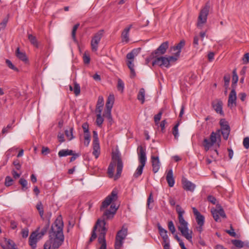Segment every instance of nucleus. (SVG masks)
Segmentation results:
<instances>
[{
	"label": "nucleus",
	"mask_w": 249,
	"mask_h": 249,
	"mask_svg": "<svg viewBox=\"0 0 249 249\" xmlns=\"http://www.w3.org/2000/svg\"><path fill=\"white\" fill-rule=\"evenodd\" d=\"M63 226L62 217L59 215L52 225L49 231V240L44 245L43 249H58L61 246L64 240Z\"/></svg>",
	"instance_id": "1"
},
{
	"label": "nucleus",
	"mask_w": 249,
	"mask_h": 249,
	"mask_svg": "<svg viewBox=\"0 0 249 249\" xmlns=\"http://www.w3.org/2000/svg\"><path fill=\"white\" fill-rule=\"evenodd\" d=\"M118 198V192L116 190H113L111 194L106 197L105 200L102 202L100 210L102 211L103 209L107 208L110 204L111 206L109 209L106 210L103 213V219L101 220V221H104L105 219H109L113 217L118 207H116V205L114 204V202L117 200Z\"/></svg>",
	"instance_id": "2"
},
{
	"label": "nucleus",
	"mask_w": 249,
	"mask_h": 249,
	"mask_svg": "<svg viewBox=\"0 0 249 249\" xmlns=\"http://www.w3.org/2000/svg\"><path fill=\"white\" fill-rule=\"evenodd\" d=\"M106 224V223L104 221H101L99 219L97 220L93 228L91 235L89 241V243H90L97 238L96 231L98 229V231L100 233L98 241L99 244H101L99 249H107L105 236L106 235L107 229L105 227Z\"/></svg>",
	"instance_id": "3"
},
{
	"label": "nucleus",
	"mask_w": 249,
	"mask_h": 249,
	"mask_svg": "<svg viewBox=\"0 0 249 249\" xmlns=\"http://www.w3.org/2000/svg\"><path fill=\"white\" fill-rule=\"evenodd\" d=\"M230 132V129H226L222 130L218 129L215 132H212L210 136V139L205 138L202 142V145L205 150L208 151L217 141H218V147H219L221 142L220 133H221L224 139L227 140L228 139Z\"/></svg>",
	"instance_id": "4"
},
{
	"label": "nucleus",
	"mask_w": 249,
	"mask_h": 249,
	"mask_svg": "<svg viewBox=\"0 0 249 249\" xmlns=\"http://www.w3.org/2000/svg\"><path fill=\"white\" fill-rule=\"evenodd\" d=\"M176 211L178 214V219L179 224V225L178 226V229L181 233L182 236L189 241H191L192 239V231H191L189 232L188 228V222L185 220L183 217L185 211L179 205L176 206Z\"/></svg>",
	"instance_id": "5"
},
{
	"label": "nucleus",
	"mask_w": 249,
	"mask_h": 249,
	"mask_svg": "<svg viewBox=\"0 0 249 249\" xmlns=\"http://www.w3.org/2000/svg\"><path fill=\"white\" fill-rule=\"evenodd\" d=\"M116 165H117V173L115 179H117L121 176L123 168V163L119 154L113 153L112 160L107 169V173L110 178H112L114 175V170Z\"/></svg>",
	"instance_id": "6"
},
{
	"label": "nucleus",
	"mask_w": 249,
	"mask_h": 249,
	"mask_svg": "<svg viewBox=\"0 0 249 249\" xmlns=\"http://www.w3.org/2000/svg\"><path fill=\"white\" fill-rule=\"evenodd\" d=\"M138 160L140 164L137 167L133 177L138 178L142 173L143 169L145 165L147 158L146 156L145 149L142 145L139 146L137 149Z\"/></svg>",
	"instance_id": "7"
},
{
	"label": "nucleus",
	"mask_w": 249,
	"mask_h": 249,
	"mask_svg": "<svg viewBox=\"0 0 249 249\" xmlns=\"http://www.w3.org/2000/svg\"><path fill=\"white\" fill-rule=\"evenodd\" d=\"M210 8V4L209 2H207L200 10L197 19V26L198 27H202L203 25L207 22Z\"/></svg>",
	"instance_id": "8"
},
{
	"label": "nucleus",
	"mask_w": 249,
	"mask_h": 249,
	"mask_svg": "<svg viewBox=\"0 0 249 249\" xmlns=\"http://www.w3.org/2000/svg\"><path fill=\"white\" fill-rule=\"evenodd\" d=\"M127 234V229L123 226L122 229L119 231L116 234L115 242V249H120L123 244V240L125 238Z\"/></svg>",
	"instance_id": "9"
},
{
	"label": "nucleus",
	"mask_w": 249,
	"mask_h": 249,
	"mask_svg": "<svg viewBox=\"0 0 249 249\" xmlns=\"http://www.w3.org/2000/svg\"><path fill=\"white\" fill-rule=\"evenodd\" d=\"M168 47L169 42L168 41L163 42L156 50L151 53L152 57H157L164 54Z\"/></svg>",
	"instance_id": "10"
},
{
	"label": "nucleus",
	"mask_w": 249,
	"mask_h": 249,
	"mask_svg": "<svg viewBox=\"0 0 249 249\" xmlns=\"http://www.w3.org/2000/svg\"><path fill=\"white\" fill-rule=\"evenodd\" d=\"M102 31H100L96 33L91 40V48L93 52H96L98 50V44L102 37Z\"/></svg>",
	"instance_id": "11"
},
{
	"label": "nucleus",
	"mask_w": 249,
	"mask_h": 249,
	"mask_svg": "<svg viewBox=\"0 0 249 249\" xmlns=\"http://www.w3.org/2000/svg\"><path fill=\"white\" fill-rule=\"evenodd\" d=\"M152 65H158L160 67L164 66L166 68L170 67V63L167 57L164 56H158L155 57V60L152 62Z\"/></svg>",
	"instance_id": "12"
},
{
	"label": "nucleus",
	"mask_w": 249,
	"mask_h": 249,
	"mask_svg": "<svg viewBox=\"0 0 249 249\" xmlns=\"http://www.w3.org/2000/svg\"><path fill=\"white\" fill-rule=\"evenodd\" d=\"M211 213L213 216L216 222H220L221 220L219 218V215L223 218H226V215L222 208L219 206V209H212Z\"/></svg>",
	"instance_id": "13"
},
{
	"label": "nucleus",
	"mask_w": 249,
	"mask_h": 249,
	"mask_svg": "<svg viewBox=\"0 0 249 249\" xmlns=\"http://www.w3.org/2000/svg\"><path fill=\"white\" fill-rule=\"evenodd\" d=\"M237 96L235 89H232L230 93L228 101V106L230 108H232L236 106Z\"/></svg>",
	"instance_id": "14"
},
{
	"label": "nucleus",
	"mask_w": 249,
	"mask_h": 249,
	"mask_svg": "<svg viewBox=\"0 0 249 249\" xmlns=\"http://www.w3.org/2000/svg\"><path fill=\"white\" fill-rule=\"evenodd\" d=\"M132 27V25L130 24L125 27L121 34V40L123 43H127L129 41V33L130 29Z\"/></svg>",
	"instance_id": "15"
},
{
	"label": "nucleus",
	"mask_w": 249,
	"mask_h": 249,
	"mask_svg": "<svg viewBox=\"0 0 249 249\" xmlns=\"http://www.w3.org/2000/svg\"><path fill=\"white\" fill-rule=\"evenodd\" d=\"M0 245L3 249H18L14 242L9 239L5 238Z\"/></svg>",
	"instance_id": "16"
},
{
	"label": "nucleus",
	"mask_w": 249,
	"mask_h": 249,
	"mask_svg": "<svg viewBox=\"0 0 249 249\" xmlns=\"http://www.w3.org/2000/svg\"><path fill=\"white\" fill-rule=\"evenodd\" d=\"M212 107L217 113L220 114L222 116H224V112L222 110L223 102L221 100H217L213 102Z\"/></svg>",
	"instance_id": "17"
},
{
	"label": "nucleus",
	"mask_w": 249,
	"mask_h": 249,
	"mask_svg": "<svg viewBox=\"0 0 249 249\" xmlns=\"http://www.w3.org/2000/svg\"><path fill=\"white\" fill-rule=\"evenodd\" d=\"M152 171L154 173L158 172L160 168V162L158 156H152L151 157Z\"/></svg>",
	"instance_id": "18"
},
{
	"label": "nucleus",
	"mask_w": 249,
	"mask_h": 249,
	"mask_svg": "<svg viewBox=\"0 0 249 249\" xmlns=\"http://www.w3.org/2000/svg\"><path fill=\"white\" fill-rule=\"evenodd\" d=\"M192 209L194 214L196 217V220L197 225H204L205 219L204 216L201 214L195 207H193Z\"/></svg>",
	"instance_id": "19"
},
{
	"label": "nucleus",
	"mask_w": 249,
	"mask_h": 249,
	"mask_svg": "<svg viewBox=\"0 0 249 249\" xmlns=\"http://www.w3.org/2000/svg\"><path fill=\"white\" fill-rule=\"evenodd\" d=\"M38 234L36 232H33L29 238V243L32 249H35L36 247L37 239H39Z\"/></svg>",
	"instance_id": "20"
},
{
	"label": "nucleus",
	"mask_w": 249,
	"mask_h": 249,
	"mask_svg": "<svg viewBox=\"0 0 249 249\" xmlns=\"http://www.w3.org/2000/svg\"><path fill=\"white\" fill-rule=\"evenodd\" d=\"M157 228L159 230V234L163 240V242H166L170 240L167 235V231L163 228L160 223L157 224Z\"/></svg>",
	"instance_id": "21"
},
{
	"label": "nucleus",
	"mask_w": 249,
	"mask_h": 249,
	"mask_svg": "<svg viewBox=\"0 0 249 249\" xmlns=\"http://www.w3.org/2000/svg\"><path fill=\"white\" fill-rule=\"evenodd\" d=\"M183 187L186 191H194L196 187L195 184L186 179L182 180Z\"/></svg>",
	"instance_id": "22"
},
{
	"label": "nucleus",
	"mask_w": 249,
	"mask_h": 249,
	"mask_svg": "<svg viewBox=\"0 0 249 249\" xmlns=\"http://www.w3.org/2000/svg\"><path fill=\"white\" fill-rule=\"evenodd\" d=\"M166 179L169 187H172L175 184V179L173 177V173L172 169L169 170L167 173Z\"/></svg>",
	"instance_id": "23"
},
{
	"label": "nucleus",
	"mask_w": 249,
	"mask_h": 249,
	"mask_svg": "<svg viewBox=\"0 0 249 249\" xmlns=\"http://www.w3.org/2000/svg\"><path fill=\"white\" fill-rule=\"evenodd\" d=\"M114 102V96L113 94H109L108 96L106 104V109L111 110Z\"/></svg>",
	"instance_id": "24"
},
{
	"label": "nucleus",
	"mask_w": 249,
	"mask_h": 249,
	"mask_svg": "<svg viewBox=\"0 0 249 249\" xmlns=\"http://www.w3.org/2000/svg\"><path fill=\"white\" fill-rule=\"evenodd\" d=\"M16 55L18 59H19L23 62H26L28 61V58L26 56L25 53L24 52H20L19 47L17 48L16 51Z\"/></svg>",
	"instance_id": "25"
},
{
	"label": "nucleus",
	"mask_w": 249,
	"mask_h": 249,
	"mask_svg": "<svg viewBox=\"0 0 249 249\" xmlns=\"http://www.w3.org/2000/svg\"><path fill=\"white\" fill-rule=\"evenodd\" d=\"M104 104V100L103 97L102 96H99L96 104V112H102Z\"/></svg>",
	"instance_id": "26"
},
{
	"label": "nucleus",
	"mask_w": 249,
	"mask_h": 249,
	"mask_svg": "<svg viewBox=\"0 0 249 249\" xmlns=\"http://www.w3.org/2000/svg\"><path fill=\"white\" fill-rule=\"evenodd\" d=\"M185 43V41L183 40H182L177 45L172 47V49L173 51H176V50L178 51V52L176 53L177 55H180V53L181 52V50L184 46Z\"/></svg>",
	"instance_id": "27"
},
{
	"label": "nucleus",
	"mask_w": 249,
	"mask_h": 249,
	"mask_svg": "<svg viewBox=\"0 0 249 249\" xmlns=\"http://www.w3.org/2000/svg\"><path fill=\"white\" fill-rule=\"evenodd\" d=\"M141 48H138L137 49L133 50L130 53H128L126 55V58L128 60L134 61L135 56L137 55V54L140 52Z\"/></svg>",
	"instance_id": "28"
},
{
	"label": "nucleus",
	"mask_w": 249,
	"mask_h": 249,
	"mask_svg": "<svg viewBox=\"0 0 249 249\" xmlns=\"http://www.w3.org/2000/svg\"><path fill=\"white\" fill-rule=\"evenodd\" d=\"M73 155V151L72 150L62 149L58 152V155L59 157H66L67 156H70Z\"/></svg>",
	"instance_id": "29"
},
{
	"label": "nucleus",
	"mask_w": 249,
	"mask_h": 249,
	"mask_svg": "<svg viewBox=\"0 0 249 249\" xmlns=\"http://www.w3.org/2000/svg\"><path fill=\"white\" fill-rule=\"evenodd\" d=\"M238 80V76L236 73V70L235 69L233 70L232 71V84L231 87L232 89H235L236 84Z\"/></svg>",
	"instance_id": "30"
},
{
	"label": "nucleus",
	"mask_w": 249,
	"mask_h": 249,
	"mask_svg": "<svg viewBox=\"0 0 249 249\" xmlns=\"http://www.w3.org/2000/svg\"><path fill=\"white\" fill-rule=\"evenodd\" d=\"M50 226V221L49 220L46 222L45 225L41 230V231L38 233L39 236V238H41L45 233H46Z\"/></svg>",
	"instance_id": "31"
},
{
	"label": "nucleus",
	"mask_w": 249,
	"mask_h": 249,
	"mask_svg": "<svg viewBox=\"0 0 249 249\" xmlns=\"http://www.w3.org/2000/svg\"><path fill=\"white\" fill-rule=\"evenodd\" d=\"M93 145V152L92 154L95 156L96 159H97L100 155V145L99 144H92Z\"/></svg>",
	"instance_id": "32"
},
{
	"label": "nucleus",
	"mask_w": 249,
	"mask_h": 249,
	"mask_svg": "<svg viewBox=\"0 0 249 249\" xmlns=\"http://www.w3.org/2000/svg\"><path fill=\"white\" fill-rule=\"evenodd\" d=\"M145 90L143 88H141L138 94L137 99L141 102L142 104L144 102Z\"/></svg>",
	"instance_id": "33"
},
{
	"label": "nucleus",
	"mask_w": 249,
	"mask_h": 249,
	"mask_svg": "<svg viewBox=\"0 0 249 249\" xmlns=\"http://www.w3.org/2000/svg\"><path fill=\"white\" fill-rule=\"evenodd\" d=\"M28 38L32 45L36 48L38 47V42L35 36L31 34H28Z\"/></svg>",
	"instance_id": "34"
},
{
	"label": "nucleus",
	"mask_w": 249,
	"mask_h": 249,
	"mask_svg": "<svg viewBox=\"0 0 249 249\" xmlns=\"http://www.w3.org/2000/svg\"><path fill=\"white\" fill-rule=\"evenodd\" d=\"M232 244L237 248H241L245 247V242L240 240L234 239L231 240Z\"/></svg>",
	"instance_id": "35"
},
{
	"label": "nucleus",
	"mask_w": 249,
	"mask_h": 249,
	"mask_svg": "<svg viewBox=\"0 0 249 249\" xmlns=\"http://www.w3.org/2000/svg\"><path fill=\"white\" fill-rule=\"evenodd\" d=\"M36 208L38 210L39 214L41 217V218L43 219V214H44V210H43V206L41 201H39L36 206Z\"/></svg>",
	"instance_id": "36"
},
{
	"label": "nucleus",
	"mask_w": 249,
	"mask_h": 249,
	"mask_svg": "<svg viewBox=\"0 0 249 249\" xmlns=\"http://www.w3.org/2000/svg\"><path fill=\"white\" fill-rule=\"evenodd\" d=\"M97 114L96 115V124L98 126H101L104 122V119L101 116L102 112H96Z\"/></svg>",
	"instance_id": "37"
},
{
	"label": "nucleus",
	"mask_w": 249,
	"mask_h": 249,
	"mask_svg": "<svg viewBox=\"0 0 249 249\" xmlns=\"http://www.w3.org/2000/svg\"><path fill=\"white\" fill-rule=\"evenodd\" d=\"M19 184H20L22 186V190L23 191H25L28 189V187H27L28 182L26 179L21 178L19 180Z\"/></svg>",
	"instance_id": "38"
},
{
	"label": "nucleus",
	"mask_w": 249,
	"mask_h": 249,
	"mask_svg": "<svg viewBox=\"0 0 249 249\" xmlns=\"http://www.w3.org/2000/svg\"><path fill=\"white\" fill-rule=\"evenodd\" d=\"M73 127H71L69 131L68 130H66L65 131V135L70 141L74 138V137L73 136Z\"/></svg>",
	"instance_id": "39"
},
{
	"label": "nucleus",
	"mask_w": 249,
	"mask_h": 249,
	"mask_svg": "<svg viewBox=\"0 0 249 249\" xmlns=\"http://www.w3.org/2000/svg\"><path fill=\"white\" fill-rule=\"evenodd\" d=\"M73 91L76 96H78L80 93V86L76 82L74 83Z\"/></svg>",
	"instance_id": "40"
},
{
	"label": "nucleus",
	"mask_w": 249,
	"mask_h": 249,
	"mask_svg": "<svg viewBox=\"0 0 249 249\" xmlns=\"http://www.w3.org/2000/svg\"><path fill=\"white\" fill-rule=\"evenodd\" d=\"M13 179L10 176H6L5 178L4 184L6 187H9L13 184Z\"/></svg>",
	"instance_id": "41"
},
{
	"label": "nucleus",
	"mask_w": 249,
	"mask_h": 249,
	"mask_svg": "<svg viewBox=\"0 0 249 249\" xmlns=\"http://www.w3.org/2000/svg\"><path fill=\"white\" fill-rule=\"evenodd\" d=\"M5 62H6V64H7V66L10 69H11L16 71H18V69L13 64V63L10 60L6 59L5 61Z\"/></svg>",
	"instance_id": "42"
},
{
	"label": "nucleus",
	"mask_w": 249,
	"mask_h": 249,
	"mask_svg": "<svg viewBox=\"0 0 249 249\" xmlns=\"http://www.w3.org/2000/svg\"><path fill=\"white\" fill-rule=\"evenodd\" d=\"M84 144L86 146H88L90 142V134H86L85 135H84Z\"/></svg>",
	"instance_id": "43"
},
{
	"label": "nucleus",
	"mask_w": 249,
	"mask_h": 249,
	"mask_svg": "<svg viewBox=\"0 0 249 249\" xmlns=\"http://www.w3.org/2000/svg\"><path fill=\"white\" fill-rule=\"evenodd\" d=\"M111 111V110L106 109V110L105 111V113L103 114V116L107 118L109 122H111L112 120Z\"/></svg>",
	"instance_id": "44"
},
{
	"label": "nucleus",
	"mask_w": 249,
	"mask_h": 249,
	"mask_svg": "<svg viewBox=\"0 0 249 249\" xmlns=\"http://www.w3.org/2000/svg\"><path fill=\"white\" fill-rule=\"evenodd\" d=\"M230 79L231 77L230 74L225 75L224 76V86L226 89H227L229 86Z\"/></svg>",
	"instance_id": "45"
},
{
	"label": "nucleus",
	"mask_w": 249,
	"mask_h": 249,
	"mask_svg": "<svg viewBox=\"0 0 249 249\" xmlns=\"http://www.w3.org/2000/svg\"><path fill=\"white\" fill-rule=\"evenodd\" d=\"M168 227L169 231L172 234H174L176 231V229L174 224L172 221H170L168 223Z\"/></svg>",
	"instance_id": "46"
},
{
	"label": "nucleus",
	"mask_w": 249,
	"mask_h": 249,
	"mask_svg": "<svg viewBox=\"0 0 249 249\" xmlns=\"http://www.w3.org/2000/svg\"><path fill=\"white\" fill-rule=\"evenodd\" d=\"M93 140L92 144H99L98 133L96 131H93Z\"/></svg>",
	"instance_id": "47"
},
{
	"label": "nucleus",
	"mask_w": 249,
	"mask_h": 249,
	"mask_svg": "<svg viewBox=\"0 0 249 249\" xmlns=\"http://www.w3.org/2000/svg\"><path fill=\"white\" fill-rule=\"evenodd\" d=\"M117 89L119 90H121L122 92L124 90V83L121 79H118V80Z\"/></svg>",
	"instance_id": "48"
},
{
	"label": "nucleus",
	"mask_w": 249,
	"mask_h": 249,
	"mask_svg": "<svg viewBox=\"0 0 249 249\" xmlns=\"http://www.w3.org/2000/svg\"><path fill=\"white\" fill-rule=\"evenodd\" d=\"M162 114V111H160L157 114L155 115L154 121H155L156 124H159V122L161 119Z\"/></svg>",
	"instance_id": "49"
},
{
	"label": "nucleus",
	"mask_w": 249,
	"mask_h": 249,
	"mask_svg": "<svg viewBox=\"0 0 249 249\" xmlns=\"http://www.w3.org/2000/svg\"><path fill=\"white\" fill-rule=\"evenodd\" d=\"M84 135L86 134H90L89 131V124L88 123H84L82 125Z\"/></svg>",
	"instance_id": "50"
},
{
	"label": "nucleus",
	"mask_w": 249,
	"mask_h": 249,
	"mask_svg": "<svg viewBox=\"0 0 249 249\" xmlns=\"http://www.w3.org/2000/svg\"><path fill=\"white\" fill-rule=\"evenodd\" d=\"M179 124H177L173 127V134L174 135L175 138L177 139L178 137V127Z\"/></svg>",
	"instance_id": "51"
},
{
	"label": "nucleus",
	"mask_w": 249,
	"mask_h": 249,
	"mask_svg": "<svg viewBox=\"0 0 249 249\" xmlns=\"http://www.w3.org/2000/svg\"><path fill=\"white\" fill-rule=\"evenodd\" d=\"M234 230L231 225L230 226V230H226V232L228 233L230 236L235 237L236 236V233L234 232Z\"/></svg>",
	"instance_id": "52"
},
{
	"label": "nucleus",
	"mask_w": 249,
	"mask_h": 249,
	"mask_svg": "<svg viewBox=\"0 0 249 249\" xmlns=\"http://www.w3.org/2000/svg\"><path fill=\"white\" fill-rule=\"evenodd\" d=\"M153 201H154V200H153V196H152V193H151L148 197L147 201V207L149 209H152V207H150V204L151 202H153Z\"/></svg>",
	"instance_id": "53"
},
{
	"label": "nucleus",
	"mask_w": 249,
	"mask_h": 249,
	"mask_svg": "<svg viewBox=\"0 0 249 249\" xmlns=\"http://www.w3.org/2000/svg\"><path fill=\"white\" fill-rule=\"evenodd\" d=\"M179 55H177V53H175L174 56H171L168 57L167 58L169 60V63L171 62H175L176 61H177V59H178V57H179Z\"/></svg>",
	"instance_id": "54"
},
{
	"label": "nucleus",
	"mask_w": 249,
	"mask_h": 249,
	"mask_svg": "<svg viewBox=\"0 0 249 249\" xmlns=\"http://www.w3.org/2000/svg\"><path fill=\"white\" fill-rule=\"evenodd\" d=\"M243 144L245 148H249V137H246L244 139Z\"/></svg>",
	"instance_id": "55"
},
{
	"label": "nucleus",
	"mask_w": 249,
	"mask_h": 249,
	"mask_svg": "<svg viewBox=\"0 0 249 249\" xmlns=\"http://www.w3.org/2000/svg\"><path fill=\"white\" fill-rule=\"evenodd\" d=\"M12 128V126L11 124H9L7 125L6 127H4L2 130V134H4L8 132V130L9 129H11Z\"/></svg>",
	"instance_id": "56"
},
{
	"label": "nucleus",
	"mask_w": 249,
	"mask_h": 249,
	"mask_svg": "<svg viewBox=\"0 0 249 249\" xmlns=\"http://www.w3.org/2000/svg\"><path fill=\"white\" fill-rule=\"evenodd\" d=\"M50 153V149L47 147L43 146L42 148L41 153L43 155H47Z\"/></svg>",
	"instance_id": "57"
},
{
	"label": "nucleus",
	"mask_w": 249,
	"mask_h": 249,
	"mask_svg": "<svg viewBox=\"0 0 249 249\" xmlns=\"http://www.w3.org/2000/svg\"><path fill=\"white\" fill-rule=\"evenodd\" d=\"M162 245L164 249H170V240L166 242H162Z\"/></svg>",
	"instance_id": "58"
},
{
	"label": "nucleus",
	"mask_w": 249,
	"mask_h": 249,
	"mask_svg": "<svg viewBox=\"0 0 249 249\" xmlns=\"http://www.w3.org/2000/svg\"><path fill=\"white\" fill-rule=\"evenodd\" d=\"M243 61L245 64L249 62V53H246L244 54L243 57Z\"/></svg>",
	"instance_id": "59"
},
{
	"label": "nucleus",
	"mask_w": 249,
	"mask_h": 249,
	"mask_svg": "<svg viewBox=\"0 0 249 249\" xmlns=\"http://www.w3.org/2000/svg\"><path fill=\"white\" fill-rule=\"evenodd\" d=\"M208 200L213 204H215L216 203V199L213 196H208Z\"/></svg>",
	"instance_id": "60"
},
{
	"label": "nucleus",
	"mask_w": 249,
	"mask_h": 249,
	"mask_svg": "<svg viewBox=\"0 0 249 249\" xmlns=\"http://www.w3.org/2000/svg\"><path fill=\"white\" fill-rule=\"evenodd\" d=\"M29 231L28 229H24L22 230L21 234L23 238H26L28 236Z\"/></svg>",
	"instance_id": "61"
},
{
	"label": "nucleus",
	"mask_w": 249,
	"mask_h": 249,
	"mask_svg": "<svg viewBox=\"0 0 249 249\" xmlns=\"http://www.w3.org/2000/svg\"><path fill=\"white\" fill-rule=\"evenodd\" d=\"M83 60L85 64H89L90 62L89 56V55H86V54L85 53L83 55Z\"/></svg>",
	"instance_id": "62"
},
{
	"label": "nucleus",
	"mask_w": 249,
	"mask_h": 249,
	"mask_svg": "<svg viewBox=\"0 0 249 249\" xmlns=\"http://www.w3.org/2000/svg\"><path fill=\"white\" fill-rule=\"evenodd\" d=\"M12 175L13 177V178L15 179L18 178L20 177V174H18V172H17L15 170H13L12 171Z\"/></svg>",
	"instance_id": "63"
},
{
	"label": "nucleus",
	"mask_w": 249,
	"mask_h": 249,
	"mask_svg": "<svg viewBox=\"0 0 249 249\" xmlns=\"http://www.w3.org/2000/svg\"><path fill=\"white\" fill-rule=\"evenodd\" d=\"M18 224L17 222L14 220H11L10 222V227L12 229H16L17 227Z\"/></svg>",
	"instance_id": "64"
}]
</instances>
